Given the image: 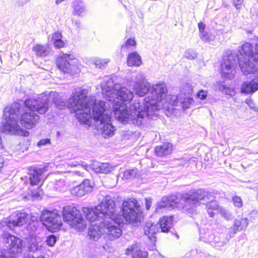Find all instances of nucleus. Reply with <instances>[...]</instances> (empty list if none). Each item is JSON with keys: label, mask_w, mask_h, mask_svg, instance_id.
I'll use <instances>...</instances> for the list:
<instances>
[{"label": "nucleus", "mask_w": 258, "mask_h": 258, "mask_svg": "<svg viewBox=\"0 0 258 258\" xmlns=\"http://www.w3.org/2000/svg\"><path fill=\"white\" fill-rule=\"evenodd\" d=\"M62 214L64 221L67 222L72 227L80 230L85 227L83 216L80 211L76 207L72 206L64 207Z\"/></svg>", "instance_id": "1a4fd4ad"}, {"label": "nucleus", "mask_w": 258, "mask_h": 258, "mask_svg": "<svg viewBox=\"0 0 258 258\" xmlns=\"http://www.w3.org/2000/svg\"><path fill=\"white\" fill-rule=\"evenodd\" d=\"M229 238L225 237V235L223 233L214 234L213 236H211L210 239H207L209 241V243L215 247H221L224 246L229 241Z\"/></svg>", "instance_id": "aec40b11"}, {"label": "nucleus", "mask_w": 258, "mask_h": 258, "mask_svg": "<svg viewBox=\"0 0 258 258\" xmlns=\"http://www.w3.org/2000/svg\"><path fill=\"white\" fill-rule=\"evenodd\" d=\"M197 96L200 99L204 100L206 99L207 96V92L204 90H201L197 93Z\"/></svg>", "instance_id": "09e8293b"}, {"label": "nucleus", "mask_w": 258, "mask_h": 258, "mask_svg": "<svg viewBox=\"0 0 258 258\" xmlns=\"http://www.w3.org/2000/svg\"><path fill=\"white\" fill-rule=\"evenodd\" d=\"M252 74L254 76L251 81H247L242 83L241 87L242 93L251 94L258 90V71Z\"/></svg>", "instance_id": "dca6fc26"}, {"label": "nucleus", "mask_w": 258, "mask_h": 258, "mask_svg": "<svg viewBox=\"0 0 258 258\" xmlns=\"http://www.w3.org/2000/svg\"><path fill=\"white\" fill-rule=\"evenodd\" d=\"M58 94L55 91L50 92L48 95H41L36 97V99H29L25 103L28 106L37 110L38 113L43 114L48 110V107L52 104L59 109H63L66 107L71 110L68 106V102L62 99H59Z\"/></svg>", "instance_id": "0eeeda50"}, {"label": "nucleus", "mask_w": 258, "mask_h": 258, "mask_svg": "<svg viewBox=\"0 0 258 258\" xmlns=\"http://www.w3.org/2000/svg\"><path fill=\"white\" fill-rule=\"evenodd\" d=\"M109 60L107 59L96 58L93 61L96 68L103 69L106 67Z\"/></svg>", "instance_id": "f704fd0d"}, {"label": "nucleus", "mask_w": 258, "mask_h": 258, "mask_svg": "<svg viewBox=\"0 0 258 258\" xmlns=\"http://www.w3.org/2000/svg\"><path fill=\"white\" fill-rule=\"evenodd\" d=\"M40 219L49 231L55 232L59 229L62 225L61 217L55 211L43 212Z\"/></svg>", "instance_id": "f8f14e48"}, {"label": "nucleus", "mask_w": 258, "mask_h": 258, "mask_svg": "<svg viewBox=\"0 0 258 258\" xmlns=\"http://www.w3.org/2000/svg\"><path fill=\"white\" fill-rule=\"evenodd\" d=\"M41 190L40 186L38 187L36 190H31V196L33 199H37L40 195Z\"/></svg>", "instance_id": "c03bdc74"}, {"label": "nucleus", "mask_w": 258, "mask_h": 258, "mask_svg": "<svg viewBox=\"0 0 258 258\" xmlns=\"http://www.w3.org/2000/svg\"><path fill=\"white\" fill-rule=\"evenodd\" d=\"M36 97L27 99L23 102L26 107L28 108L27 111L22 114L23 112V105L20 102H14L10 107H5L4 109V117L5 121L1 127V131L6 134L18 135L24 137L29 136L28 131L22 129L18 124V119L20 115V122L21 125L27 129H31L34 127L38 120L39 116L36 112L37 110L33 109L27 105L26 101L29 99H36Z\"/></svg>", "instance_id": "7ed1b4c3"}, {"label": "nucleus", "mask_w": 258, "mask_h": 258, "mask_svg": "<svg viewBox=\"0 0 258 258\" xmlns=\"http://www.w3.org/2000/svg\"><path fill=\"white\" fill-rule=\"evenodd\" d=\"M159 227L158 226V224H155L151 221L146 222L144 228L145 234L148 236L151 240L153 241L155 240L156 238L155 235L159 231Z\"/></svg>", "instance_id": "4be33fe9"}, {"label": "nucleus", "mask_w": 258, "mask_h": 258, "mask_svg": "<svg viewBox=\"0 0 258 258\" xmlns=\"http://www.w3.org/2000/svg\"><path fill=\"white\" fill-rule=\"evenodd\" d=\"M33 51L37 56L44 57L51 53V49L48 45H36L33 47Z\"/></svg>", "instance_id": "c756f323"}, {"label": "nucleus", "mask_w": 258, "mask_h": 258, "mask_svg": "<svg viewBox=\"0 0 258 258\" xmlns=\"http://www.w3.org/2000/svg\"><path fill=\"white\" fill-rule=\"evenodd\" d=\"M204 258H217L215 255H212L209 253H205Z\"/></svg>", "instance_id": "4d7b16f0"}, {"label": "nucleus", "mask_w": 258, "mask_h": 258, "mask_svg": "<svg viewBox=\"0 0 258 258\" xmlns=\"http://www.w3.org/2000/svg\"><path fill=\"white\" fill-rule=\"evenodd\" d=\"M127 62L128 66L139 67L142 62L141 57L137 52H132L128 55Z\"/></svg>", "instance_id": "cd10ccee"}, {"label": "nucleus", "mask_w": 258, "mask_h": 258, "mask_svg": "<svg viewBox=\"0 0 258 258\" xmlns=\"http://www.w3.org/2000/svg\"><path fill=\"white\" fill-rule=\"evenodd\" d=\"M148 253L147 251L140 249L137 250L133 253L132 258H148Z\"/></svg>", "instance_id": "c9c22d12"}, {"label": "nucleus", "mask_w": 258, "mask_h": 258, "mask_svg": "<svg viewBox=\"0 0 258 258\" xmlns=\"http://www.w3.org/2000/svg\"><path fill=\"white\" fill-rule=\"evenodd\" d=\"M240 222L241 223V226L242 229L245 228L248 224V221L246 218H241L240 220Z\"/></svg>", "instance_id": "3c124183"}, {"label": "nucleus", "mask_w": 258, "mask_h": 258, "mask_svg": "<svg viewBox=\"0 0 258 258\" xmlns=\"http://www.w3.org/2000/svg\"><path fill=\"white\" fill-rule=\"evenodd\" d=\"M198 27L200 32V37L201 39L204 42H210L214 39L213 35L205 31V24L201 22L198 24Z\"/></svg>", "instance_id": "bb28decb"}, {"label": "nucleus", "mask_w": 258, "mask_h": 258, "mask_svg": "<svg viewBox=\"0 0 258 258\" xmlns=\"http://www.w3.org/2000/svg\"><path fill=\"white\" fill-rule=\"evenodd\" d=\"M72 166H77V164H75L73 163V164L72 165Z\"/></svg>", "instance_id": "bf43d9fd"}, {"label": "nucleus", "mask_w": 258, "mask_h": 258, "mask_svg": "<svg viewBox=\"0 0 258 258\" xmlns=\"http://www.w3.org/2000/svg\"><path fill=\"white\" fill-rule=\"evenodd\" d=\"M234 205L237 208H241L243 205L242 200L240 197L234 196L232 198Z\"/></svg>", "instance_id": "37998d69"}, {"label": "nucleus", "mask_w": 258, "mask_h": 258, "mask_svg": "<svg viewBox=\"0 0 258 258\" xmlns=\"http://www.w3.org/2000/svg\"><path fill=\"white\" fill-rule=\"evenodd\" d=\"M48 186H53L54 190L63 191L66 189V183L63 179H55L53 181H50L48 184Z\"/></svg>", "instance_id": "7c9ffc66"}, {"label": "nucleus", "mask_w": 258, "mask_h": 258, "mask_svg": "<svg viewBox=\"0 0 258 258\" xmlns=\"http://www.w3.org/2000/svg\"><path fill=\"white\" fill-rule=\"evenodd\" d=\"M103 222L92 224L89 227L87 237L91 240L96 241L101 235H104L101 224Z\"/></svg>", "instance_id": "a211bd4d"}, {"label": "nucleus", "mask_w": 258, "mask_h": 258, "mask_svg": "<svg viewBox=\"0 0 258 258\" xmlns=\"http://www.w3.org/2000/svg\"><path fill=\"white\" fill-rule=\"evenodd\" d=\"M241 224V223L240 222V220L236 219L234 221L233 227H231L229 231L230 238L233 237L237 231L242 230Z\"/></svg>", "instance_id": "473e14b6"}, {"label": "nucleus", "mask_w": 258, "mask_h": 258, "mask_svg": "<svg viewBox=\"0 0 258 258\" xmlns=\"http://www.w3.org/2000/svg\"><path fill=\"white\" fill-rule=\"evenodd\" d=\"M206 204V208L208 212V214L210 217H214L215 216V213L214 211H218L219 209L218 203L216 201L214 200V197L211 199L210 200H207Z\"/></svg>", "instance_id": "c85d7f7f"}, {"label": "nucleus", "mask_w": 258, "mask_h": 258, "mask_svg": "<svg viewBox=\"0 0 258 258\" xmlns=\"http://www.w3.org/2000/svg\"><path fill=\"white\" fill-rule=\"evenodd\" d=\"M4 238L8 244V249L0 252V258H16V255L22 252V240L9 233L5 234Z\"/></svg>", "instance_id": "9d476101"}, {"label": "nucleus", "mask_w": 258, "mask_h": 258, "mask_svg": "<svg viewBox=\"0 0 258 258\" xmlns=\"http://www.w3.org/2000/svg\"><path fill=\"white\" fill-rule=\"evenodd\" d=\"M72 6L74 15L82 16L85 14L86 7L81 0H74L72 2Z\"/></svg>", "instance_id": "a878e982"}, {"label": "nucleus", "mask_w": 258, "mask_h": 258, "mask_svg": "<svg viewBox=\"0 0 258 258\" xmlns=\"http://www.w3.org/2000/svg\"><path fill=\"white\" fill-rule=\"evenodd\" d=\"M88 90L82 87L75 88L68 103L71 111L76 112V117L78 121L85 124L90 123L93 119V108L100 101H97L93 96L88 98Z\"/></svg>", "instance_id": "423d86ee"}, {"label": "nucleus", "mask_w": 258, "mask_h": 258, "mask_svg": "<svg viewBox=\"0 0 258 258\" xmlns=\"http://www.w3.org/2000/svg\"><path fill=\"white\" fill-rule=\"evenodd\" d=\"M136 250L135 249V248H133V246H132L131 247H128V248H126L125 250V254L127 255H130L131 254H133V253L134 251H136Z\"/></svg>", "instance_id": "864d4df0"}, {"label": "nucleus", "mask_w": 258, "mask_h": 258, "mask_svg": "<svg viewBox=\"0 0 258 258\" xmlns=\"http://www.w3.org/2000/svg\"><path fill=\"white\" fill-rule=\"evenodd\" d=\"M105 103L100 101L99 104L95 105L93 108V120L96 123L97 129L100 130L104 138L113 135L114 127L110 123L111 116L105 112Z\"/></svg>", "instance_id": "6e6552de"}, {"label": "nucleus", "mask_w": 258, "mask_h": 258, "mask_svg": "<svg viewBox=\"0 0 258 258\" xmlns=\"http://www.w3.org/2000/svg\"><path fill=\"white\" fill-rule=\"evenodd\" d=\"M115 94L112 96V101H114L116 98L122 102V104L129 103L134 97L133 92L125 87L120 88L115 92Z\"/></svg>", "instance_id": "f3484780"}, {"label": "nucleus", "mask_w": 258, "mask_h": 258, "mask_svg": "<svg viewBox=\"0 0 258 258\" xmlns=\"http://www.w3.org/2000/svg\"><path fill=\"white\" fill-rule=\"evenodd\" d=\"M172 145L170 143H165L158 146L155 148V154L159 157L168 155L171 153Z\"/></svg>", "instance_id": "b1692460"}, {"label": "nucleus", "mask_w": 258, "mask_h": 258, "mask_svg": "<svg viewBox=\"0 0 258 258\" xmlns=\"http://www.w3.org/2000/svg\"><path fill=\"white\" fill-rule=\"evenodd\" d=\"M38 258H44L43 256H39Z\"/></svg>", "instance_id": "680f3d73"}, {"label": "nucleus", "mask_w": 258, "mask_h": 258, "mask_svg": "<svg viewBox=\"0 0 258 258\" xmlns=\"http://www.w3.org/2000/svg\"><path fill=\"white\" fill-rule=\"evenodd\" d=\"M3 148L2 144H0V148Z\"/></svg>", "instance_id": "052dcab7"}, {"label": "nucleus", "mask_w": 258, "mask_h": 258, "mask_svg": "<svg viewBox=\"0 0 258 258\" xmlns=\"http://www.w3.org/2000/svg\"><path fill=\"white\" fill-rule=\"evenodd\" d=\"M213 198L212 194L204 189H194L189 194L182 195L180 193L168 197H164L158 203L156 212L159 209L166 208L181 209L183 212L192 213L197 206L201 204V201H207Z\"/></svg>", "instance_id": "39448f33"}, {"label": "nucleus", "mask_w": 258, "mask_h": 258, "mask_svg": "<svg viewBox=\"0 0 258 258\" xmlns=\"http://www.w3.org/2000/svg\"><path fill=\"white\" fill-rule=\"evenodd\" d=\"M54 46L57 48H62L64 45V42L62 40V39H60L59 40H54V42H53Z\"/></svg>", "instance_id": "49530a36"}, {"label": "nucleus", "mask_w": 258, "mask_h": 258, "mask_svg": "<svg viewBox=\"0 0 258 258\" xmlns=\"http://www.w3.org/2000/svg\"><path fill=\"white\" fill-rule=\"evenodd\" d=\"M136 42L134 39L128 38L125 42V43L121 45V48L123 50L125 49L128 48L131 46H135Z\"/></svg>", "instance_id": "4c0bfd02"}, {"label": "nucleus", "mask_w": 258, "mask_h": 258, "mask_svg": "<svg viewBox=\"0 0 258 258\" xmlns=\"http://www.w3.org/2000/svg\"><path fill=\"white\" fill-rule=\"evenodd\" d=\"M92 169L96 173L107 174L113 170V167L108 163L94 162Z\"/></svg>", "instance_id": "5701e85b"}, {"label": "nucleus", "mask_w": 258, "mask_h": 258, "mask_svg": "<svg viewBox=\"0 0 258 258\" xmlns=\"http://www.w3.org/2000/svg\"><path fill=\"white\" fill-rule=\"evenodd\" d=\"M216 89L224 93L227 95H231V90L229 87L224 81H220L217 83L215 86Z\"/></svg>", "instance_id": "2f4dec72"}, {"label": "nucleus", "mask_w": 258, "mask_h": 258, "mask_svg": "<svg viewBox=\"0 0 258 258\" xmlns=\"http://www.w3.org/2000/svg\"><path fill=\"white\" fill-rule=\"evenodd\" d=\"M173 216H164L161 218L159 227L162 232L167 233L172 226Z\"/></svg>", "instance_id": "393cba45"}, {"label": "nucleus", "mask_w": 258, "mask_h": 258, "mask_svg": "<svg viewBox=\"0 0 258 258\" xmlns=\"http://www.w3.org/2000/svg\"><path fill=\"white\" fill-rule=\"evenodd\" d=\"M243 0H233V4L234 5L235 7L238 9L240 8L241 5L242 4Z\"/></svg>", "instance_id": "603ef678"}, {"label": "nucleus", "mask_w": 258, "mask_h": 258, "mask_svg": "<svg viewBox=\"0 0 258 258\" xmlns=\"http://www.w3.org/2000/svg\"><path fill=\"white\" fill-rule=\"evenodd\" d=\"M143 73L139 72L128 79L137 95L140 97L147 94L142 102H135L134 111L129 113L126 105H116L114 108L115 117L120 122L126 123L129 119L133 123L141 125L146 118H152L155 112L159 109L158 103L163 100L167 92L164 84H157L150 89V84L146 81Z\"/></svg>", "instance_id": "f257e3e1"}, {"label": "nucleus", "mask_w": 258, "mask_h": 258, "mask_svg": "<svg viewBox=\"0 0 258 258\" xmlns=\"http://www.w3.org/2000/svg\"><path fill=\"white\" fill-rule=\"evenodd\" d=\"M44 172V168L34 167L30 170L29 172L30 184L32 186L38 185L41 179V177Z\"/></svg>", "instance_id": "6ab92c4d"}, {"label": "nucleus", "mask_w": 258, "mask_h": 258, "mask_svg": "<svg viewBox=\"0 0 258 258\" xmlns=\"http://www.w3.org/2000/svg\"><path fill=\"white\" fill-rule=\"evenodd\" d=\"M138 174V170L135 169H127L123 174L122 178L125 179H132L136 177Z\"/></svg>", "instance_id": "72a5a7b5"}, {"label": "nucleus", "mask_w": 258, "mask_h": 258, "mask_svg": "<svg viewBox=\"0 0 258 258\" xmlns=\"http://www.w3.org/2000/svg\"><path fill=\"white\" fill-rule=\"evenodd\" d=\"M50 143V141L49 139H42L39 141L37 143V146L40 147L41 146L46 145Z\"/></svg>", "instance_id": "8fccbe9b"}, {"label": "nucleus", "mask_w": 258, "mask_h": 258, "mask_svg": "<svg viewBox=\"0 0 258 258\" xmlns=\"http://www.w3.org/2000/svg\"><path fill=\"white\" fill-rule=\"evenodd\" d=\"M61 34L59 32H55L54 33L51 37V40L54 42V40H59L61 39Z\"/></svg>", "instance_id": "de8ad7c7"}, {"label": "nucleus", "mask_w": 258, "mask_h": 258, "mask_svg": "<svg viewBox=\"0 0 258 258\" xmlns=\"http://www.w3.org/2000/svg\"><path fill=\"white\" fill-rule=\"evenodd\" d=\"M213 235L214 234L210 231H208L205 233H202L200 232V239L205 242L209 243V241L207 240H209V239L211 238V236Z\"/></svg>", "instance_id": "e433bc0d"}, {"label": "nucleus", "mask_w": 258, "mask_h": 258, "mask_svg": "<svg viewBox=\"0 0 258 258\" xmlns=\"http://www.w3.org/2000/svg\"><path fill=\"white\" fill-rule=\"evenodd\" d=\"M4 159L2 156H0V173L2 171V169L4 166Z\"/></svg>", "instance_id": "6e6d98bb"}, {"label": "nucleus", "mask_w": 258, "mask_h": 258, "mask_svg": "<svg viewBox=\"0 0 258 258\" xmlns=\"http://www.w3.org/2000/svg\"><path fill=\"white\" fill-rule=\"evenodd\" d=\"M93 188V183L90 180L86 179L79 185L73 187L71 192L72 195L81 197L91 192Z\"/></svg>", "instance_id": "2eb2a0df"}, {"label": "nucleus", "mask_w": 258, "mask_h": 258, "mask_svg": "<svg viewBox=\"0 0 258 258\" xmlns=\"http://www.w3.org/2000/svg\"><path fill=\"white\" fill-rule=\"evenodd\" d=\"M101 226L104 232V238L107 240L112 241L119 238L122 234L121 229L117 226L104 220Z\"/></svg>", "instance_id": "4468645a"}, {"label": "nucleus", "mask_w": 258, "mask_h": 258, "mask_svg": "<svg viewBox=\"0 0 258 258\" xmlns=\"http://www.w3.org/2000/svg\"><path fill=\"white\" fill-rule=\"evenodd\" d=\"M237 61L245 76L258 71V44L255 45L254 52L253 46L250 43H245L238 50V53L231 52L227 56H224L221 64L222 75L231 79L234 76L232 69Z\"/></svg>", "instance_id": "20e7f679"}, {"label": "nucleus", "mask_w": 258, "mask_h": 258, "mask_svg": "<svg viewBox=\"0 0 258 258\" xmlns=\"http://www.w3.org/2000/svg\"><path fill=\"white\" fill-rule=\"evenodd\" d=\"M30 216L25 212H16L9 217L3 219L1 222L2 227H7L13 230L15 227L21 226L26 224Z\"/></svg>", "instance_id": "ddd939ff"}, {"label": "nucleus", "mask_w": 258, "mask_h": 258, "mask_svg": "<svg viewBox=\"0 0 258 258\" xmlns=\"http://www.w3.org/2000/svg\"><path fill=\"white\" fill-rule=\"evenodd\" d=\"M151 204H152L151 199H146L145 205H146V208L147 210L150 209V208L151 206Z\"/></svg>", "instance_id": "5fc2aeb1"}, {"label": "nucleus", "mask_w": 258, "mask_h": 258, "mask_svg": "<svg viewBox=\"0 0 258 258\" xmlns=\"http://www.w3.org/2000/svg\"><path fill=\"white\" fill-rule=\"evenodd\" d=\"M102 84V89L109 101H112V96L115 94L117 89H114V83L112 79L109 78L107 81Z\"/></svg>", "instance_id": "412c9836"}, {"label": "nucleus", "mask_w": 258, "mask_h": 258, "mask_svg": "<svg viewBox=\"0 0 258 258\" xmlns=\"http://www.w3.org/2000/svg\"><path fill=\"white\" fill-rule=\"evenodd\" d=\"M28 249L30 252H35L38 249V244L36 242H32L28 246Z\"/></svg>", "instance_id": "a18cd8bd"}, {"label": "nucleus", "mask_w": 258, "mask_h": 258, "mask_svg": "<svg viewBox=\"0 0 258 258\" xmlns=\"http://www.w3.org/2000/svg\"><path fill=\"white\" fill-rule=\"evenodd\" d=\"M122 214L116 210L115 203L109 196L104 197L101 203L94 208L83 207L82 212L85 218L91 223L104 221V218H108L120 225L123 223V218L128 222L140 221L142 212L140 206L136 200L123 201L121 209Z\"/></svg>", "instance_id": "f03ea898"}, {"label": "nucleus", "mask_w": 258, "mask_h": 258, "mask_svg": "<svg viewBox=\"0 0 258 258\" xmlns=\"http://www.w3.org/2000/svg\"><path fill=\"white\" fill-rule=\"evenodd\" d=\"M81 166H82L83 167L86 168V169L88 166V164L86 162H82V163L81 164Z\"/></svg>", "instance_id": "13d9d810"}, {"label": "nucleus", "mask_w": 258, "mask_h": 258, "mask_svg": "<svg viewBox=\"0 0 258 258\" xmlns=\"http://www.w3.org/2000/svg\"><path fill=\"white\" fill-rule=\"evenodd\" d=\"M185 57L188 59H194L197 57V53L194 50L189 49L185 52Z\"/></svg>", "instance_id": "58836bf2"}, {"label": "nucleus", "mask_w": 258, "mask_h": 258, "mask_svg": "<svg viewBox=\"0 0 258 258\" xmlns=\"http://www.w3.org/2000/svg\"><path fill=\"white\" fill-rule=\"evenodd\" d=\"M218 211H219L221 216L224 217L225 219L227 220L231 219L232 217L231 214L227 210L222 208H220Z\"/></svg>", "instance_id": "a19ab883"}, {"label": "nucleus", "mask_w": 258, "mask_h": 258, "mask_svg": "<svg viewBox=\"0 0 258 258\" xmlns=\"http://www.w3.org/2000/svg\"><path fill=\"white\" fill-rule=\"evenodd\" d=\"M77 60L74 56L67 53L59 55L56 60V64L62 72L72 75L78 73L79 70L77 66Z\"/></svg>", "instance_id": "9b49d317"}, {"label": "nucleus", "mask_w": 258, "mask_h": 258, "mask_svg": "<svg viewBox=\"0 0 258 258\" xmlns=\"http://www.w3.org/2000/svg\"><path fill=\"white\" fill-rule=\"evenodd\" d=\"M194 100L191 97H188L184 98L181 102V104L182 108L187 109L189 107L190 105L193 102Z\"/></svg>", "instance_id": "ea45409f"}, {"label": "nucleus", "mask_w": 258, "mask_h": 258, "mask_svg": "<svg viewBox=\"0 0 258 258\" xmlns=\"http://www.w3.org/2000/svg\"><path fill=\"white\" fill-rule=\"evenodd\" d=\"M57 241V237L54 235H50L47 237L46 242L49 246H53Z\"/></svg>", "instance_id": "79ce46f5"}]
</instances>
